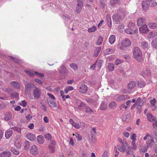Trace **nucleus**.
<instances>
[{
    "label": "nucleus",
    "instance_id": "f257e3e1",
    "mask_svg": "<svg viewBox=\"0 0 157 157\" xmlns=\"http://www.w3.org/2000/svg\"><path fill=\"white\" fill-rule=\"evenodd\" d=\"M134 58L139 62H142L143 60V58L142 54V52L140 49L136 47L134 48L133 52Z\"/></svg>",
    "mask_w": 157,
    "mask_h": 157
},
{
    "label": "nucleus",
    "instance_id": "f03ea898",
    "mask_svg": "<svg viewBox=\"0 0 157 157\" xmlns=\"http://www.w3.org/2000/svg\"><path fill=\"white\" fill-rule=\"evenodd\" d=\"M121 144V145H117V147H115V150H117L116 148H117L118 150L121 152H122L126 151L127 153H128L129 151L131 150V147L129 146H128V144H126V145H125L124 147L123 146V144Z\"/></svg>",
    "mask_w": 157,
    "mask_h": 157
},
{
    "label": "nucleus",
    "instance_id": "7ed1b4c3",
    "mask_svg": "<svg viewBox=\"0 0 157 157\" xmlns=\"http://www.w3.org/2000/svg\"><path fill=\"white\" fill-rule=\"evenodd\" d=\"M77 4L76 6V12L79 13H80L82 10L83 5V2L81 0H77Z\"/></svg>",
    "mask_w": 157,
    "mask_h": 157
},
{
    "label": "nucleus",
    "instance_id": "20e7f679",
    "mask_svg": "<svg viewBox=\"0 0 157 157\" xmlns=\"http://www.w3.org/2000/svg\"><path fill=\"white\" fill-rule=\"evenodd\" d=\"M30 153L34 155H37L39 152L38 149L36 145H33L30 148Z\"/></svg>",
    "mask_w": 157,
    "mask_h": 157
},
{
    "label": "nucleus",
    "instance_id": "39448f33",
    "mask_svg": "<svg viewBox=\"0 0 157 157\" xmlns=\"http://www.w3.org/2000/svg\"><path fill=\"white\" fill-rule=\"evenodd\" d=\"M139 30L140 32L144 34H147L149 31V29L146 24H144L140 27Z\"/></svg>",
    "mask_w": 157,
    "mask_h": 157
},
{
    "label": "nucleus",
    "instance_id": "423d86ee",
    "mask_svg": "<svg viewBox=\"0 0 157 157\" xmlns=\"http://www.w3.org/2000/svg\"><path fill=\"white\" fill-rule=\"evenodd\" d=\"M121 44L122 46L124 47H128L130 46L131 42L128 39L125 38L122 41Z\"/></svg>",
    "mask_w": 157,
    "mask_h": 157
},
{
    "label": "nucleus",
    "instance_id": "0eeeda50",
    "mask_svg": "<svg viewBox=\"0 0 157 157\" xmlns=\"http://www.w3.org/2000/svg\"><path fill=\"white\" fill-rule=\"evenodd\" d=\"M32 87H36V86L33 84H27L25 86V91L26 94L29 93L31 88Z\"/></svg>",
    "mask_w": 157,
    "mask_h": 157
},
{
    "label": "nucleus",
    "instance_id": "6e6552de",
    "mask_svg": "<svg viewBox=\"0 0 157 157\" xmlns=\"http://www.w3.org/2000/svg\"><path fill=\"white\" fill-rule=\"evenodd\" d=\"M33 95L35 98H38L40 97L41 94L40 90L37 88H36L33 91Z\"/></svg>",
    "mask_w": 157,
    "mask_h": 157
},
{
    "label": "nucleus",
    "instance_id": "1a4fd4ad",
    "mask_svg": "<svg viewBox=\"0 0 157 157\" xmlns=\"http://www.w3.org/2000/svg\"><path fill=\"white\" fill-rule=\"evenodd\" d=\"M26 137L31 141H33L36 139L35 136L32 133H29L26 135Z\"/></svg>",
    "mask_w": 157,
    "mask_h": 157
},
{
    "label": "nucleus",
    "instance_id": "9d476101",
    "mask_svg": "<svg viewBox=\"0 0 157 157\" xmlns=\"http://www.w3.org/2000/svg\"><path fill=\"white\" fill-rule=\"evenodd\" d=\"M79 92L81 93H85L87 90V87L85 85H82L79 89Z\"/></svg>",
    "mask_w": 157,
    "mask_h": 157
},
{
    "label": "nucleus",
    "instance_id": "9b49d317",
    "mask_svg": "<svg viewBox=\"0 0 157 157\" xmlns=\"http://www.w3.org/2000/svg\"><path fill=\"white\" fill-rule=\"evenodd\" d=\"M147 117L148 120L150 122H152L155 121L156 119L154 116L150 113H147Z\"/></svg>",
    "mask_w": 157,
    "mask_h": 157
},
{
    "label": "nucleus",
    "instance_id": "f8f14e48",
    "mask_svg": "<svg viewBox=\"0 0 157 157\" xmlns=\"http://www.w3.org/2000/svg\"><path fill=\"white\" fill-rule=\"evenodd\" d=\"M13 131L9 129L7 130L5 133V136L6 139H9L12 135Z\"/></svg>",
    "mask_w": 157,
    "mask_h": 157
},
{
    "label": "nucleus",
    "instance_id": "ddd939ff",
    "mask_svg": "<svg viewBox=\"0 0 157 157\" xmlns=\"http://www.w3.org/2000/svg\"><path fill=\"white\" fill-rule=\"evenodd\" d=\"M11 155V152L8 151H4L0 154L1 157H10Z\"/></svg>",
    "mask_w": 157,
    "mask_h": 157
},
{
    "label": "nucleus",
    "instance_id": "4468645a",
    "mask_svg": "<svg viewBox=\"0 0 157 157\" xmlns=\"http://www.w3.org/2000/svg\"><path fill=\"white\" fill-rule=\"evenodd\" d=\"M146 19L144 18H139L137 20V25L138 26H141L143 23L146 21Z\"/></svg>",
    "mask_w": 157,
    "mask_h": 157
},
{
    "label": "nucleus",
    "instance_id": "2eb2a0df",
    "mask_svg": "<svg viewBox=\"0 0 157 157\" xmlns=\"http://www.w3.org/2000/svg\"><path fill=\"white\" fill-rule=\"evenodd\" d=\"M11 85L17 89L20 88V84L19 82L16 81H11L10 82Z\"/></svg>",
    "mask_w": 157,
    "mask_h": 157
},
{
    "label": "nucleus",
    "instance_id": "dca6fc26",
    "mask_svg": "<svg viewBox=\"0 0 157 157\" xmlns=\"http://www.w3.org/2000/svg\"><path fill=\"white\" fill-rule=\"evenodd\" d=\"M154 143V141L153 139L152 138L151 140H147L146 141V144H147L146 147L148 148L149 147H151L152 144Z\"/></svg>",
    "mask_w": 157,
    "mask_h": 157
},
{
    "label": "nucleus",
    "instance_id": "f3484780",
    "mask_svg": "<svg viewBox=\"0 0 157 157\" xmlns=\"http://www.w3.org/2000/svg\"><path fill=\"white\" fill-rule=\"evenodd\" d=\"M69 122L75 128L78 129L80 128V126L79 124L75 123L73 121L72 119H71L69 120Z\"/></svg>",
    "mask_w": 157,
    "mask_h": 157
},
{
    "label": "nucleus",
    "instance_id": "a211bd4d",
    "mask_svg": "<svg viewBox=\"0 0 157 157\" xmlns=\"http://www.w3.org/2000/svg\"><path fill=\"white\" fill-rule=\"evenodd\" d=\"M115 49L113 48H108L105 51V53L106 55L112 54L114 53Z\"/></svg>",
    "mask_w": 157,
    "mask_h": 157
},
{
    "label": "nucleus",
    "instance_id": "6ab92c4d",
    "mask_svg": "<svg viewBox=\"0 0 157 157\" xmlns=\"http://www.w3.org/2000/svg\"><path fill=\"white\" fill-rule=\"evenodd\" d=\"M49 105L51 107H55L57 106V104L55 102L51 101L49 99H47Z\"/></svg>",
    "mask_w": 157,
    "mask_h": 157
},
{
    "label": "nucleus",
    "instance_id": "aec40b11",
    "mask_svg": "<svg viewBox=\"0 0 157 157\" xmlns=\"http://www.w3.org/2000/svg\"><path fill=\"white\" fill-rule=\"evenodd\" d=\"M127 98V96L126 95H121L117 97L116 99V101H120Z\"/></svg>",
    "mask_w": 157,
    "mask_h": 157
},
{
    "label": "nucleus",
    "instance_id": "412c9836",
    "mask_svg": "<svg viewBox=\"0 0 157 157\" xmlns=\"http://www.w3.org/2000/svg\"><path fill=\"white\" fill-rule=\"evenodd\" d=\"M113 19L116 22L117 24H118L121 19V17L118 15L115 14L113 16Z\"/></svg>",
    "mask_w": 157,
    "mask_h": 157
},
{
    "label": "nucleus",
    "instance_id": "4be33fe9",
    "mask_svg": "<svg viewBox=\"0 0 157 157\" xmlns=\"http://www.w3.org/2000/svg\"><path fill=\"white\" fill-rule=\"evenodd\" d=\"M144 101V99H141L140 97H139L136 100V103L138 104V106H142Z\"/></svg>",
    "mask_w": 157,
    "mask_h": 157
},
{
    "label": "nucleus",
    "instance_id": "5701e85b",
    "mask_svg": "<svg viewBox=\"0 0 157 157\" xmlns=\"http://www.w3.org/2000/svg\"><path fill=\"white\" fill-rule=\"evenodd\" d=\"M12 117L11 113L9 112L5 114L4 117V120L6 121H8L11 119Z\"/></svg>",
    "mask_w": 157,
    "mask_h": 157
},
{
    "label": "nucleus",
    "instance_id": "b1692460",
    "mask_svg": "<svg viewBox=\"0 0 157 157\" xmlns=\"http://www.w3.org/2000/svg\"><path fill=\"white\" fill-rule=\"evenodd\" d=\"M116 37L114 35H111L109 38V41L110 44H113L115 42Z\"/></svg>",
    "mask_w": 157,
    "mask_h": 157
},
{
    "label": "nucleus",
    "instance_id": "393cba45",
    "mask_svg": "<svg viewBox=\"0 0 157 157\" xmlns=\"http://www.w3.org/2000/svg\"><path fill=\"white\" fill-rule=\"evenodd\" d=\"M11 97L15 101H17L19 99L18 94L17 93L12 94L11 95Z\"/></svg>",
    "mask_w": 157,
    "mask_h": 157
},
{
    "label": "nucleus",
    "instance_id": "a878e982",
    "mask_svg": "<svg viewBox=\"0 0 157 157\" xmlns=\"http://www.w3.org/2000/svg\"><path fill=\"white\" fill-rule=\"evenodd\" d=\"M37 139L39 144H42L44 143V139L43 136L41 135L38 136H37Z\"/></svg>",
    "mask_w": 157,
    "mask_h": 157
},
{
    "label": "nucleus",
    "instance_id": "bb28decb",
    "mask_svg": "<svg viewBox=\"0 0 157 157\" xmlns=\"http://www.w3.org/2000/svg\"><path fill=\"white\" fill-rule=\"evenodd\" d=\"M58 70L59 72L63 73H67V71L66 67L64 66H62L60 68H59Z\"/></svg>",
    "mask_w": 157,
    "mask_h": 157
},
{
    "label": "nucleus",
    "instance_id": "cd10ccee",
    "mask_svg": "<svg viewBox=\"0 0 157 157\" xmlns=\"http://www.w3.org/2000/svg\"><path fill=\"white\" fill-rule=\"evenodd\" d=\"M149 27L151 29L157 28V23H150L148 24Z\"/></svg>",
    "mask_w": 157,
    "mask_h": 157
},
{
    "label": "nucleus",
    "instance_id": "c85d7f7f",
    "mask_svg": "<svg viewBox=\"0 0 157 157\" xmlns=\"http://www.w3.org/2000/svg\"><path fill=\"white\" fill-rule=\"evenodd\" d=\"M14 145L18 148H20L21 147V141L20 140H17L15 141Z\"/></svg>",
    "mask_w": 157,
    "mask_h": 157
},
{
    "label": "nucleus",
    "instance_id": "c756f323",
    "mask_svg": "<svg viewBox=\"0 0 157 157\" xmlns=\"http://www.w3.org/2000/svg\"><path fill=\"white\" fill-rule=\"evenodd\" d=\"M136 84L134 81H132L129 82L128 85V87L129 89H132L136 86Z\"/></svg>",
    "mask_w": 157,
    "mask_h": 157
},
{
    "label": "nucleus",
    "instance_id": "7c9ffc66",
    "mask_svg": "<svg viewBox=\"0 0 157 157\" xmlns=\"http://www.w3.org/2000/svg\"><path fill=\"white\" fill-rule=\"evenodd\" d=\"M157 35V33L155 32H151L149 33L148 34V38H152Z\"/></svg>",
    "mask_w": 157,
    "mask_h": 157
},
{
    "label": "nucleus",
    "instance_id": "2f4dec72",
    "mask_svg": "<svg viewBox=\"0 0 157 157\" xmlns=\"http://www.w3.org/2000/svg\"><path fill=\"white\" fill-rule=\"evenodd\" d=\"M106 21H107V24L109 27H111L112 26V21L110 17L107 15L106 16Z\"/></svg>",
    "mask_w": 157,
    "mask_h": 157
},
{
    "label": "nucleus",
    "instance_id": "473e14b6",
    "mask_svg": "<svg viewBox=\"0 0 157 157\" xmlns=\"http://www.w3.org/2000/svg\"><path fill=\"white\" fill-rule=\"evenodd\" d=\"M142 6L144 10H147L148 6L145 1H143L142 2Z\"/></svg>",
    "mask_w": 157,
    "mask_h": 157
},
{
    "label": "nucleus",
    "instance_id": "72a5a7b5",
    "mask_svg": "<svg viewBox=\"0 0 157 157\" xmlns=\"http://www.w3.org/2000/svg\"><path fill=\"white\" fill-rule=\"evenodd\" d=\"M101 49V48L100 47H97L96 49V51L94 54V56L95 57L97 56L100 52Z\"/></svg>",
    "mask_w": 157,
    "mask_h": 157
},
{
    "label": "nucleus",
    "instance_id": "f704fd0d",
    "mask_svg": "<svg viewBox=\"0 0 157 157\" xmlns=\"http://www.w3.org/2000/svg\"><path fill=\"white\" fill-rule=\"evenodd\" d=\"M148 46V44L146 42H143L141 43V47L143 49H145L147 48Z\"/></svg>",
    "mask_w": 157,
    "mask_h": 157
},
{
    "label": "nucleus",
    "instance_id": "c9c22d12",
    "mask_svg": "<svg viewBox=\"0 0 157 157\" xmlns=\"http://www.w3.org/2000/svg\"><path fill=\"white\" fill-rule=\"evenodd\" d=\"M108 68L110 71H112L114 69V65L112 63H109L108 64Z\"/></svg>",
    "mask_w": 157,
    "mask_h": 157
},
{
    "label": "nucleus",
    "instance_id": "e433bc0d",
    "mask_svg": "<svg viewBox=\"0 0 157 157\" xmlns=\"http://www.w3.org/2000/svg\"><path fill=\"white\" fill-rule=\"evenodd\" d=\"M120 2L119 0H110V3L111 5L114 6L116 4H119Z\"/></svg>",
    "mask_w": 157,
    "mask_h": 157
},
{
    "label": "nucleus",
    "instance_id": "4c0bfd02",
    "mask_svg": "<svg viewBox=\"0 0 157 157\" xmlns=\"http://www.w3.org/2000/svg\"><path fill=\"white\" fill-rule=\"evenodd\" d=\"M151 45L154 48H156L157 46V38L153 40L151 42Z\"/></svg>",
    "mask_w": 157,
    "mask_h": 157
},
{
    "label": "nucleus",
    "instance_id": "58836bf2",
    "mask_svg": "<svg viewBox=\"0 0 157 157\" xmlns=\"http://www.w3.org/2000/svg\"><path fill=\"white\" fill-rule=\"evenodd\" d=\"M100 108L101 110H105L107 108L106 104L104 102H102L101 103Z\"/></svg>",
    "mask_w": 157,
    "mask_h": 157
},
{
    "label": "nucleus",
    "instance_id": "ea45409f",
    "mask_svg": "<svg viewBox=\"0 0 157 157\" xmlns=\"http://www.w3.org/2000/svg\"><path fill=\"white\" fill-rule=\"evenodd\" d=\"M147 147L146 146L144 147H140L139 148V150L140 152H144L147 151L148 149Z\"/></svg>",
    "mask_w": 157,
    "mask_h": 157
},
{
    "label": "nucleus",
    "instance_id": "a19ab883",
    "mask_svg": "<svg viewBox=\"0 0 157 157\" xmlns=\"http://www.w3.org/2000/svg\"><path fill=\"white\" fill-rule=\"evenodd\" d=\"M97 28L95 26H93L89 28L88 31L89 33L94 32L96 31Z\"/></svg>",
    "mask_w": 157,
    "mask_h": 157
},
{
    "label": "nucleus",
    "instance_id": "79ce46f5",
    "mask_svg": "<svg viewBox=\"0 0 157 157\" xmlns=\"http://www.w3.org/2000/svg\"><path fill=\"white\" fill-rule=\"evenodd\" d=\"M103 39V37L102 36H99L97 42V44L98 45L101 44L102 43Z\"/></svg>",
    "mask_w": 157,
    "mask_h": 157
},
{
    "label": "nucleus",
    "instance_id": "37998d69",
    "mask_svg": "<svg viewBox=\"0 0 157 157\" xmlns=\"http://www.w3.org/2000/svg\"><path fill=\"white\" fill-rule=\"evenodd\" d=\"M118 141L121 143V144H123V146H125V145H126V144H128L126 142V141L125 140H123L121 138H118Z\"/></svg>",
    "mask_w": 157,
    "mask_h": 157
},
{
    "label": "nucleus",
    "instance_id": "c03bdc74",
    "mask_svg": "<svg viewBox=\"0 0 157 157\" xmlns=\"http://www.w3.org/2000/svg\"><path fill=\"white\" fill-rule=\"evenodd\" d=\"M97 63L98 68H100L102 65L103 61L102 60H100L98 61H96L95 63L96 64Z\"/></svg>",
    "mask_w": 157,
    "mask_h": 157
},
{
    "label": "nucleus",
    "instance_id": "a18cd8bd",
    "mask_svg": "<svg viewBox=\"0 0 157 157\" xmlns=\"http://www.w3.org/2000/svg\"><path fill=\"white\" fill-rule=\"evenodd\" d=\"M145 85L144 82L142 81L139 82L138 83V86L140 88L143 87Z\"/></svg>",
    "mask_w": 157,
    "mask_h": 157
},
{
    "label": "nucleus",
    "instance_id": "49530a36",
    "mask_svg": "<svg viewBox=\"0 0 157 157\" xmlns=\"http://www.w3.org/2000/svg\"><path fill=\"white\" fill-rule=\"evenodd\" d=\"M70 67L74 70H77L78 69L77 65L74 63H71L70 65Z\"/></svg>",
    "mask_w": 157,
    "mask_h": 157
},
{
    "label": "nucleus",
    "instance_id": "de8ad7c7",
    "mask_svg": "<svg viewBox=\"0 0 157 157\" xmlns=\"http://www.w3.org/2000/svg\"><path fill=\"white\" fill-rule=\"evenodd\" d=\"M157 3L155 1H151L149 2V5L151 7H153L156 6L157 5Z\"/></svg>",
    "mask_w": 157,
    "mask_h": 157
},
{
    "label": "nucleus",
    "instance_id": "09e8293b",
    "mask_svg": "<svg viewBox=\"0 0 157 157\" xmlns=\"http://www.w3.org/2000/svg\"><path fill=\"white\" fill-rule=\"evenodd\" d=\"M116 106V103L114 101H112L111 102L109 105V107L110 108H112L114 107H115Z\"/></svg>",
    "mask_w": 157,
    "mask_h": 157
},
{
    "label": "nucleus",
    "instance_id": "8fccbe9b",
    "mask_svg": "<svg viewBox=\"0 0 157 157\" xmlns=\"http://www.w3.org/2000/svg\"><path fill=\"white\" fill-rule=\"evenodd\" d=\"M95 135L94 133H91L89 135L88 139L89 140L92 141L94 138V136Z\"/></svg>",
    "mask_w": 157,
    "mask_h": 157
},
{
    "label": "nucleus",
    "instance_id": "3c124183",
    "mask_svg": "<svg viewBox=\"0 0 157 157\" xmlns=\"http://www.w3.org/2000/svg\"><path fill=\"white\" fill-rule=\"evenodd\" d=\"M125 32L127 33L132 34L133 33V31L130 29H126L125 30Z\"/></svg>",
    "mask_w": 157,
    "mask_h": 157
},
{
    "label": "nucleus",
    "instance_id": "603ef678",
    "mask_svg": "<svg viewBox=\"0 0 157 157\" xmlns=\"http://www.w3.org/2000/svg\"><path fill=\"white\" fill-rule=\"evenodd\" d=\"M11 128L14 131H17V132H20L21 131V128H20L18 127H14Z\"/></svg>",
    "mask_w": 157,
    "mask_h": 157
},
{
    "label": "nucleus",
    "instance_id": "864d4df0",
    "mask_svg": "<svg viewBox=\"0 0 157 157\" xmlns=\"http://www.w3.org/2000/svg\"><path fill=\"white\" fill-rule=\"evenodd\" d=\"M142 74L143 75H148L150 74V71L149 70H144L142 71Z\"/></svg>",
    "mask_w": 157,
    "mask_h": 157
},
{
    "label": "nucleus",
    "instance_id": "5fc2aeb1",
    "mask_svg": "<svg viewBox=\"0 0 157 157\" xmlns=\"http://www.w3.org/2000/svg\"><path fill=\"white\" fill-rule=\"evenodd\" d=\"M25 72L27 73L28 75L31 76H32L34 75V72L33 71H28L25 70Z\"/></svg>",
    "mask_w": 157,
    "mask_h": 157
},
{
    "label": "nucleus",
    "instance_id": "6e6d98bb",
    "mask_svg": "<svg viewBox=\"0 0 157 157\" xmlns=\"http://www.w3.org/2000/svg\"><path fill=\"white\" fill-rule=\"evenodd\" d=\"M30 145V144L29 142L26 141L25 142V145L24 146V148L27 150V149Z\"/></svg>",
    "mask_w": 157,
    "mask_h": 157
},
{
    "label": "nucleus",
    "instance_id": "4d7b16f0",
    "mask_svg": "<svg viewBox=\"0 0 157 157\" xmlns=\"http://www.w3.org/2000/svg\"><path fill=\"white\" fill-rule=\"evenodd\" d=\"M136 135L135 134H132V135H131L130 138L132 140V141H136Z\"/></svg>",
    "mask_w": 157,
    "mask_h": 157
},
{
    "label": "nucleus",
    "instance_id": "13d9d810",
    "mask_svg": "<svg viewBox=\"0 0 157 157\" xmlns=\"http://www.w3.org/2000/svg\"><path fill=\"white\" fill-rule=\"evenodd\" d=\"M86 111L87 113H91L93 112V110L90 109V107L88 106H86Z\"/></svg>",
    "mask_w": 157,
    "mask_h": 157
},
{
    "label": "nucleus",
    "instance_id": "bf43d9fd",
    "mask_svg": "<svg viewBox=\"0 0 157 157\" xmlns=\"http://www.w3.org/2000/svg\"><path fill=\"white\" fill-rule=\"evenodd\" d=\"M34 73L35 75L40 77H44V75L43 74L41 73H39L36 71L34 72Z\"/></svg>",
    "mask_w": 157,
    "mask_h": 157
},
{
    "label": "nucleus",
    "instance_id": "052dcab7",
    "mask_svg": "<svg viewBox=\"0 0 157 157\" xmlns=\"http://www.w3.org/2000/svg\"><path fill=\"white\" fill-rule=\"evenodd\" d=\"M75 136L78 141L80 140H82V137L80 134L78 133H75Z\"/></svg>",
    "mask_w": 157,
    "mask_h": 157
},
{
    "label": "nucleus",
    "instance_id": "680f3d73",
    "mask_svg": "<svg viewBox=\"0 0 157 157\" xmlns=\"http://www.w3.org/2000/svg\"><path fill=\"white\" fill-rule=\"evenodd\" d=\"M136 141H132V147L134 149H135L137 148L136 145Z\"/></svg>",
    "mask_w": 157,
    "mask_h": 157
},
{
    "label": "nucleus",
    "instance_id": "e2e57ef3",
    "mask_svg": "<svg viewBox=\"0 0 157 157\" xmlns=\"http://www.w3.org/2000/svg\"><path fill=\"white\" fill-rule=\"evenodd\" d=\"M27 102L25 101H22L19 104L23 107H25L27 105Z\"/></svg>",
    "mask_w": 157,
    "mask_h": 157
},
{
    "label": "nucleus",
    "instance_id": "0e129e2a",
    "mask_svg": "<svg viewBox=\"0 0 157 157\" xmlns=\"http://www.w3.org/2000/svg\"><path fill=\"white\" fill-rule=\"evenodd\" d=\"M123 135L126 137L128 138L130 136L129 133L126 132H124L122 133Z\"/></svg>",
    "mask_w": 157,
    "mask_h": 157
},
{
    "label": "nucleus",
    "instance_id": "69168bd1",
    "mask_svg": "<svg viewBox=\"0 0 157 157\" xmlns=\"http://www.w3.org/2000/svg\"><path fill=\"white\" fill-rule=\"evenodd\" d=\"M122 61L121 59H117L115 62V64L116 65H118L119 64H121Z\"/></svg>",
    "mask_w": 157,
    "mask_h": 157
},
{
    "label": "nucleus",
    "instance_id": "338daca9",
    "mask_svg": "<svg viewBox=\"0 0 157 157\" xmlns=\"http://www.w3.org/2000/svg\"><path fill=\"white\" fill-rule=\"evenodd\" d=\"M102 157H109L107 151L105 150L104 151V152L102 155Z\"/></svg>",
    "mask_w": 157,
    "mask_h": 157
},
{
    "label": "nucleus",
    "instance_id": "774afa93",
    "mask_svg": "<svg viewBox=\"0 0 157 157\" xmlns=\"http://www.w3.org/2000/svg\"><path fill=\"white\" fill-rule=\"evenodd\" d=\"M153 122V126L154 128H157V120L156 119L155 121H154Z\"/></svg>",
    "mask_w": 157,
    "mask_h": 157
}]
</instances>
